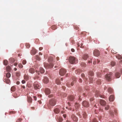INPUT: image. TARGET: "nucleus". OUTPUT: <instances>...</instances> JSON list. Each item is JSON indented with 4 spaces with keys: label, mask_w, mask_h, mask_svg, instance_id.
Here are the masks:
<instances>
[{
    "label": "nucleus",
    "mask_w": 122,
    "mask_h": 122,
    "mask_svg": "<svg viewBox=\"0 0 122 122\" xmlns=\"http://www.w3.org/2000/svg\"><path fill=\"white\" fill-rule=\"evenodd\" d=\"M69 61L71 64L76 63V58L73 56H70L69 58Z\"/></svg>",
    "instance_id": "2"
},
{
    "label": "nucleus",
    "mask_w": 122,
    "mask_h": 122,
    "mask_svg": "<svg viewBox=\"0 0 122 122\" xmlns=\"http://www.w3.org/2000/svg\"><path fill=\"white\" fill-rule=\"evenodd\" d=\"M22 63L23 64L25 65L26 63V61L25 60H23Z\"/></svg>",
    "instance_id": "46"
},
{
    "label": "nucleus",
    "mask_w": 122,
    "mask_h": 122,
    "mask_svg": "<svg viewBox=\"0 0 122 122\" xmlns=\"http://www.w3.org/2000/svg\"><path fill=\"white\" fill-rule=\"evenodd\" d=\"M27 101L28 103H31L32 102V98L29 96H27Z\"/></svg>",
    "instance_id": "12"
},
{
    "label": "nucleus",
    "mask_w": 122,
    "mask_h": 122,
    "mask_svg": "<svg viewBox=\"0 0 122 122\" xmlns=\"http://www.w3.org/2000/svg\"><path fill=\"white\" fill-rule=\"evenodd\" d=\"M71 51L72 52H74L75 51V50L73 48H72L71 49Z\"/></svg>",
    "instance_id": "50"
},
{
    "label": "nucleus",
    "mask_w": 122,
    "mask_h": 122,
    "mask_svg": "<svg viewBox=\"0 0 122 122\" xmlns=\"http://www.w3.org/2000/svg\"><path fill=\"white\" fill-rule=\"evenodd\" d=\"M14 59L13 58H11L10 59V62L11 63H13L14 62Z\"/></svg>",
    "instance_id": "33"
},
{
    "label": "nucleus",
    "mask_w": 122,
    "mask_h": 122,
    "mask_svg": "<svg viewBox=\"0 0 122 122\" xmlns=\"http://www.w3.org/2000/svg\"><path fill=\"white\" fill-rule=\"evenodd\" d=\"M22 120V119L21 118H19L17 120L16 122H20Z\"/></svg>",
    "instance_id": "41"
},
{
    "label": "nucleus",
    "mask_w": 122,
    "mask_h": 122,
    "mask_svg": "<svg viewBox=\"0 0 122 122\" xmlns=\"http://www.w3.org/2000/svg\"><path fill=\"white\" fill-rule=\"evenodd\" d=\"M88 57V56L87 54H84V55L82 58L84 60H86L87 58Z\"/></svg>",
    "instance_id": "25"
},
{
    "label": "nucleus",
    "mask_w": 122,
    "mask_h": 122,
    "mask_svg": "<svg viewBox=\"0 0 122 122\" xmlns=\"http://www.w3.org/2000/svg\"><path fill=\"white\" fill-rule=\"evenodd\" d=\"M72 80L73 81L71 83V86H72L73 85L74 83L76 82V79L75 77H73Z\"/></svg>",
    "instance_id": "17"
},
{
    "label": "nucleus",
    "mask_w": 122,
    "mask_h": 122,
    "mask_svg": "<svg viewBox=\"0 0 122 122\" xmlns=\"http://www.w3.org/2000/svg\"><path fill=\"white\" fill-rule=\"evenodd\" d=\"M88 75H89V78L90 82L91 83H92L93 81V73L92 71H90Z\"/></svg>",
    "instance_id": "3"
},
{
    "label": "nucleus",
    "mask_w": 122,
    "mask_h": 122,
    "mask_svg": "<svg viewBox=\"0 0 122 122\" xmlns=\"http://www.w3.org/2000/svg\"><path fill=\"white\" fill-rule=\"evenodd\" d=\"M45 92L46 95H49L51 93V91L50 89L48 88L46 89Z\"/></svg>",
    "instance_id": "11"
},
{
    "label": "nucleus",
    "mask_w": 122,
    "mask_h": 122,
    "mask_svg": "<svg viewBox=\"0 0 122 122\" xmlns=\"http://www.w3.org/2000/svg\"><path fill=\"white\" fill-rule=\"evenodd\" d=\"M4 81L7 84H9L10 83V80L8 79V78H4Z\"/></svg>",
    "instance_id": "18"
},
{
    "label": "nucleus",
    "mask_w": 122,
    "mask_h": 122,
    "mask_svg": "<svg viewBox=\"0 0 122 122\" xmlns=\"http://www.w3.org/2000/svg\"><path fill=\"white\" fill-rule=\"evenodd\" d=\"M25 81L24 80H23L22 81V84H24L25 83Z\"/></svg>",
    "instance_id": "51"
},
{
    "label": "nucleus",
    "mask_w": 122,
    "mask_h": 122,
    "mask_svg": "<svg viewBox=\"0 0 122 122\" xmlns=\"http://www.w3.org/2000/svg\"><path fill=\"white\" fill-rule=\"evenodd\" d=\"M36 52V50L35 49L32 48V49L31 51V53L32 55L35 54Z\"/></svg>",
    "instance_id": "13"
},
{
    "label": "nucleus",
    "mask_w": 122,
    "mask_h": 122,
    "mask_svg": "<svg viewBox=\"0 0 122 122\" xmlns=\"http://www.w3.org/2000/svg\"><path fill=\"white\" fill-rule=\"evenodd\" d=\"M82 105L85 107H87L89 106V104L88 102L86 101H84L82 102Z\"/></svg>",
    "instance_id": "9"
},
{
    "label": "nucleus",
    "mask_w": 122,
    "mask_h": 122,
    "mask_svg": "<svg viewBox=\"0 0 122 122\" xmlns=\"http://www.w3.org/2000/svg\"><path fill=\"white\" fill-rule=\"evenodd\" d=\"M15 90V86H12L11 88V90L12 92L14 91Z\"/></svg>",
    "instance_id": "35"
},
{
    "label": "nucleus",
    "mask_w": 122,
    "mask_h": 122,
    "mask_svg": "<svg viewBox=\"0 0 122 122\" xmlns=\"http://www.w3.org/2000/svg\"><path fill=\"white\" fill-rule=\"evenodd\" d=\"M36 58L37 60L39 61L40 60V58L39 57V56H36Z\"/></svg>",
    "instance_id": "48"
},
{
    "label": "nucleus",
    "mask_w": 122,
    "mask_h": 122,
    "mask_svg": "<svg viewBox=\"0 0 122 122\" xmlns=\"http://www.w3.org/2000/svg\"><path fill=\"white\" fill-rule=\"evenodd\" d=\"M99 95V92L98 91H97L96 92L95 96L96 97H98Z\"/></svg>",
    "instance_id": "36"
},
{
    "label": "nucleus",
    "mask_w": 122,
    "mask_h": 122,
    "mask_svg": "<svg viewBox=\"0 0 122 122\" xmlns=\"http://www.w3.org/2000/svg\"><path fill=\"white\" fill-rule=\"evenodd\" d=\"M93 122H97V121L96 119H94L93 120Z\"/></svg>",
    "instance_id": "56"
},
{
    "label": "nucleus",
    "mask_w": 122,
    "mask_h": 122,
    "mask_svg": "<svg viewBox=\"0 0 122 122\" xmlns=\"http://www.w3.org/2000/svg\"><path fill=\"white\" fill-rule=\"evenodd\" d=\"M44 66L45 67L46 69L51 68L53 67V66L52 63H50V65L46 63H45L44 64Z\"/></svg>",
    "instance_id": "5"
},
{
    "label": "nucleus",
    "mask_w": 122,
    "mask_h": 122,
    "mask_svg": "<svg viewBox=\"0 0 122 122\" xmlns=\"http://www.w3.org/2000/svg\"><path fill=\"white\" fill-rule=\"evenodd\" d=\"M56 83L58 85H59L60 84L61 82L60 81V80L59 79H57L56 81Z\"/></svg>",
    "instance_id": "30"
},
{
    "label": "nucleus",
    "mask_w": 122,
    "mask_h": 122,
    "mask_svg": "<svg viewBox=\"0 0 122 122\" xmlns=\"http://www.w3.org/2000/svg\"><path fill=\"white\" fill-rule=\"evenodd\" d=\"M93 100H94V99L93 98H91L90 99V100L91 101H93Z\"/></svg>",
    "instance_id": "60"
},
{
    "label": "nucleus",
    "mask_w": 122,
    "mask_h": 122,
    "mask_svg": "<svg viewBox=\"0 0 122 122\" xmlns=\"http://www.w3.org/2000/svg\"><path fill=\"white\" fill-rule=\"evenodd\" d=\"M66 71L65 69L62 68L60 70L59 73L60 75L63 76L66 73Z\"/></svg>",
    "instance_id": "8"
},
{
    "label": "nucleus",
    "mask_w": 122,
    "mask_h": 122,
    "mask_svg": "<svg viewBox=\"0 0 122 122\" xmlns=\"http://www.w3.org/2000/svg\"><path fill=\"white\" fill-rule=\"evenodd\" d=\"M25 46H26V47L27 48H29L30 47V44L29 43H26L25 44Z\"/></svg>",
    "instance_id": "38"
},
{
    "label": "nucleus",
    "mask_w": 122,
    "mask_h": 122,
    "mask_svg": "<svg viewBox=\"0 0 122 122\" xmlns=\"http://www.w3.org/2000/svg\"><path fill=\"white\" fill-rule=\"evenodd\" d=\"M52 96H53V95H49L48 97H49L50 98V97H52Z\"/></svg>",
    "instance_id": "62"
},
{
    "label": "nucleus",
    "mask_w": 122,
    "mask_h": 122,
    "mask_svg": "<svg viewBox=\"0 0 122 122\" xmlns=\"http://www.w3.org/2000/svg\"><path fill=\"white\" fill-rule=\"evenodd\" d=\"M33 86L35 89H39L41 87L40 84L37 82H35L34 83Z\"/></svg>",
    "instance_id": "4"
},
{
    "label": "nucleus",
    "mask_w": 122,
    "mask_h": 122,
    "mask_svg": "<svg viewBox=\"0 0 122 122\" xmlns=\"http://www.w3.org/2000/svg\"><path fill=\"white\" fill-rule=\"evenodd\" d=\"M53 60V58L52 57H50L48 58V61L49 62H50V63H53L52 62Z\"/></svg>",
    "instance_id": "27"
},
{
    "label": "nucleus",
    "mask_w": 122,
    "mask_h": 122,
    "mask_svg": "<svg viewBox=\"0 0 122 122\" xmlns=\"http://www.w3.org/2000/svg\"><path fill=\"white\" fill-rule=\"evenodd\" d=\"M63 116L64 118H65L66 117V115L65 114H63Z\"/></svg>",
    "instance_id": "59"
},
{
    "label": "nucleus",
    "mask_w": 122,
    "mask_h": 122,
    "mask_svg": "<svg viewBox=\"0 0 122 122\" xmlns=\"http://www.w3.org/2000/svg\"><path fill=\"white\" fill-rule=\"evenodd\" d=\"M6 76L7 78H9L10 77L11 74L10 73L8 72L6 74Z\"/></svg>",
    "instance_id": "29"
},
{
    "label": "nucleus",
    "mask_w": 122,
    "mask_h": 122,
    "mask_svg": "<svg viewBox=\"0 0 122 122\" xmlns=\"http://www.w3.org/2000/svg\"><path fill=\"white\" fill-rule=\"evenodd\" d=\"M74 28L75 29H76V30H78V29L79 28L78 27H76V26H75Z\"/></svg>",
    "instance_id": "58"
},
{
    "label": "nucleus",
    "mask_w": 122,
    "mask_h": 122,
    "mask_svg": "<svg viewBox=\"0 0 122 122\" xmlns=\"http://www.w3.org/2000/svg\"><path fill=\"white\" fill-rule=\"evenodd\" d=\"M115 76L116 78H119L121 76V75L120 73L117 72L115 74Z\"/></svg>",
    "instance_id": "21"
},
{
    "label": "nucleus",
    "mask_w": 122,
    "mask_h": 122,
    "mask_svg": "<svg viewBox=\"0 0 122 122\" xmlns=\"http://www.w3.org/2000/svg\"><path fill=\"white\" fill-rule=\"evenodd\" d=\"M93 54L94 56H98L100 55V53L98 50L96 49L94 51Z\"/></svg>",
    "instance_id": "7"
},
{
    "label": "nucleus",
    "mask_w": 122,
    "mask_h": 122,
    "mask_svg": "<svg viewBox=\"0 0 122 122\" xmlns=\"http://www.w3.org/2000/svg\"><path fill=\"white\" fill-rule=\"evenodd\" d=\"M83 116L84 118H86V114H83Z\"/></svg>",
    "instance_id": "61"
},
{
    "label": "nucleus",
    "mask_w": 122,
    "mask_h": 122,
    "mask_svg": "<svg viewBox=\"0 0 122 122\" xmlns=\"http://www.w3.org/2000/svg\"><path fill=\"white\" fill-rule=\"evenodd\" d=\"M44 69L41 67L40 68V72L41 73H43L44 72Z\"/></svg>",
    "instance_id": "26"
},
{
    "label": "nucleus",
    "mask_w": 122,
    "mask_h": 122,
    "mask_svg": "<svg viewBox=\"0 0 122 122\" xmlns=\"http://www.w3.org/2000/svg\"><path fill=\"white\" fill-rule=\"evenodd\" d=\"M43 49V47H40L39 48V50L40 51H41V50Z\"/></svg>",
    "instance_id": "55"
},
{
    "label": "nucleus",
    "mask_w": 122,
    "mask_h": 122,
    "mask_svg": "<svg viewBox=\"0 0 122 122\" xmlns=\"http://www.w3.org/2000/svg\"><path fill=\"white\" fill-rule=\"evenodd\" d=\"M92 59H90V61H88V63H92Z\"/></svg>",
    "instance_id": "54"
},
{
    "label": "nucleus",
    "mask_w": 122,
    "mask_h": 122,
    "mask_svg": "<svg viewBox=\"0 0 122 122\" xmlns=\"http://www.w3.org/2000/svg\"><path fill=\"white\" fill-rule=\"evenodd\" d=\"M56 26L55 25L52 26L51 27V29L53 30H55L56 29Z\"/></svg>",
    "instance_id": "40"
},
{
    "label": "nucleus",
    "mask_w": 122,
    "mask_h": 122,
    "mask_svg": "<svg viewBox=\"0 0 122 122\" xmlns=\"http://www.w3.org/2000/svg\"><path fill=\"white\" fill-rule=\"evenodd\" d=\"M68 99H69L71 101L74 100V97L73 96H70L69 97Z\"/></svg>",
    "instance_id": "24"
},
{
    "label": "nucleus",
    "mask_w": 122,
    "mask_h": 122,
    "mask_svg": "<svg viewBox=\"0 0 122 122\" xmlns=\"http://www.w3.org/2000/svg\"><path fill=\"white\" fill-rule=\"evenodd\" d=\"M67 86L68 87H70L71 86V85L70 84L68 83H67L66 84Z\"/></svg>",
    "instance_id": "44"
},
{
    "label": "nucleus",
    "mask_w": 122,
    "mask_h": 122,
    "mask_svg": "<svg viewBox=\"0 0 122 122\" xmlns=\"http://www.w3.org/2000/svg\"><path fill=\"white\" fill-rule=\"evenodd\" d=\"M101 83V81L100 80H98L97 81V84H100Z\"/></svg>",
    "instance_id": "43"
},
{
    "label": "nucleus",
    "mask_w": 122,
    "mask_h": 122,
    "mask_svg": "<svg viewBox=\"0 0 122 122\" xmlns=\"http://www.w3.org/2000/svg\"><path fill=\"white\" fill-rule=\"evenodd\" d=\"M60 111V110L59 109L57 108H55L54 110V112L57 114Z\"/></svg>",
    "instance_id": "23"
},
{
    "label": "nucleus",
    "mask_w": 122,
    "mask_h": 122,
    "mask_svg": "<svg viewBox=\"0 0 122 122\" xmlns=\"http://www.w3.org/2000/svg\"><path fill=\"white\" fill-rule=\"evenodd\" d=\"M49 80L48 78L47 77H45L43 80V81L45 83H47L48 82Z\"/></svg>",
    "instance_id": "19"
},
{
    "label": "nucleus",
    "mask_w": 122,
    "mask_h": 122,
    "mask_svg": "<svg viewBox=\"0 0 122 122\" xmlns=\"http://www.w3.org/2000/svg\"><path fill=\"white\" fill-rule=\"evenodd\" d=\"M29 78V76L25 74L24 75V79L26 80L27 81L28 80Z\"/></svg>",
    "instance_id": "22"
},
{
    "label": "nucleus",
    "mask_w": 122,
    "mask_h": 122,
    "mask_svg": "<svg viewBox=\"0 0 122 122\" xmlns=\"http://www.w3.org/2000/svg\"><path fill=\"white\" fill-rule=\"evenodd\" d=\"M81 76L83 78L85 77V75L83 73L82 74H81Z\"/></svg>",
    "instance_id": "49"
},
{
    "label": "nucleus",
    "mask_w": 122,
    "mask_h": 122,
    "mask_svg": "<svg viewBox=\"0 0 122 122\" xmlns=\"http://www.w3.org/2000/svg\"><path fill=\"white\" fill-rule=\"evenodd\" d=\"M114 99V96L113 95H111L109 97V100L110 102L113 101Z\"/></svg>",
    "instance_id": "15"
},
{
    "label": "nucleus",
    "mask_w": 122,
    "mask_h": 122,
    "mask_svg": "<svg viewBox=\"0 0 122 122\" xmlns=\"http://www.w3.org/2000/svg\"><path fill=\"white\" fill-rule=\"evenodd\" d=\"M109 106L108 105H107L105 107V109L106 110H107L109 109Z\"/></svg>",
    "instance_id": "45"
},
{
    "label": "nucleus",
    "mask_w": 122,
    "mask_h": 122,
    "mask_svg": "<svg viewBox=\"0 0 122 122\" xmlns=\"http://www.w3.org/2000/svg\"><path fill=\"white\" fill-rule=\"evenodd\" d=\"M19 67L20 68H22L23 67V66L21 64H19L18 65Z\"/></svg>",
    "instance_id": "42"
},
{
    "label": "nucleus",
    "mask_w": 122,
    "mask_h": 122,
    "mask_svg": "<svg viewBox=\"0 0 122 122\" xmlns=\"http://www.w3.org/2000/svg\"><path fill=\"white\" fill-rule=\"evenodd\" d=\"M108 92H109L110 93H111L112 92L113 90L111 88L109 87L108 88Z\"/></svg>",
    "instance_id": "34"
},
{
    "label": "nucleus",
    "mask_w": 122,
    "mask_h": 122,
    "mask_svg": "<svg viewBox=\"0 0 122 122\" xmlns=\"http://www.w3.org/2000/svg\"><path fill=\"white\" fill-rule=\"evenodd\" d=\"M71 118L73 120L75 121H76L78 120L77 118L75 115H73L71 116Z\"/></svg>",
    "instance_id": "14"
},
{
    "label": "nucleus",
    "mask_w": 122,
    "mask_h": 122,
    "mask_svg": "<svg viewBox=\"0 0 122 122\" xmlns=\"http://www.w3.org/2000/svg\"><path fill=\"white\" fill-rule=\"evenodd\" d=\"M112 72H110L109 74H107L105 76V78L106 80L108 81H110L111 80V77L112 76Z\"/></svg>",
    "instance_id": "6"
},
{
    "label": "nucleus",
    "mask_w": 122,
    "mask_h": 122,
    "mask_svg": "<svg viewBox=\"0 0 122 122\" xmlns=\"http://www.w3.org/2000/svg\"><path fill=\"white\" fill-rule=\"evenodd\" d=\"M111 52L113 54H116L117 53V52L116 51H114L113 50H112Z\"/></svg>",
    "instance_id": "47"
},
{
    "label": "nucleus",
    "mask_w": 122,
    "mask_h": 122,
    "mask_svg": "<svg viewBox=\"0 0 122 122\" xmlns=\"http://www.w3.org/2000/svg\"><path fill=\"white\" fill-rule=\"evenodd\" d=\"M82 81V80L81 78L79 79V82H81Z\"/></svg>",
    "instance_id": "57"
},
{
    "label": "nucleus",
    "mask_w": 122,
    "mask_h": 122,
    "mask_svg": "<svg viewBox=\"0 0 122 122\" xmlns=\"http://www.w3.org/2000/svg\"><path fill=\"white\" fill-rule=\"evenodd\" d=\"M33 98L35 100H36V97L35 96H33Z\"/></svg>",
    "instance_id": "53"
},
{
    "label": "nucleus",
    "mask_w": 122,
    "mask_h": 122,
    "mask_svg": "<svg viewBox=\"0 0 122 122\" xmlns=\"http://www.w3.org/2000/svg\"><path fill=\"white\" fill-rule=\"evenodd\" d=\"M56 103V100L55 99H52L50 100L49 103L48 104V106L49 108L51 107V106L55 105Z\"/></svg>",
    "instance_id": "1"
},
{
    "label": "nucleus",
    "mask_w": 122,
    "mask_h": 122,
    "mask_svg": "<svg viewBox=\"0 0 122 122\" xmlns=\"http://www.w3.org/2000/svg\"><path fill=\"white\" fill-rule=\"evenodd\" d=\"M79 106V104L76 103H75V107L73 108V111H77L78 109Z\"/></svg>",
    "instance_id": "10"
},
{
    "label": "nucleus",
    "mask_w": 122,
    "mask_h": 122,
    "mask_svg": "<svg viewBox=\"0 0 122 122\" xmlns=\"http://www.w3.org/2000/svg\"><path fill=\"white\" fill-rule=\"evenodd\" d=\"M6 70L7 71H10L11 68L10 66H8L6 67Z\"/></svg>",
    "instance_id": "32"
},
{
    "label": "nucleus",
    "mask_w": 122,
    "mask_h": 122,
    "mask_svg": "<svg viewBox=\"0 0 122 122\" xmlns=\"http://www.w3.org/2000/svg\"><path fill=\"white\" fill-rule=\"evenodd\" d=\"M97 63H99L100 62V61L99 60H98V59H97Z\"/></svg>",
    "instance_id": "64"
},
{
    "label": "nucleus",
    "mask_w": 122,
    "mask_h": 122,
    "mask_svg": "<svg viewBox=\"0 0 122 122\" xmlns=\"http://www.w3.org/2000/svg\"><path fill=\"white\" fill-rule=\"evenodd\" d=\"M110 64L112 66H113L115 65V63L114 62L112 61L111 62Z\"/></svg>",
    "instance_id": "39"
},
{
    "label": "nucleus",
    "mask_w": 122,
    "mask_h": 122,
    "mask_svg": "<svg viewBox=\"0 0 122 122\" xmlns=\"http://www.w3.org/2000/svg\"><path fill=\"white\" fill-rule=\"evenodd\" d=\"M3 63L5 65H7L8 63V62L6 60H4L3 61Z\"/></svg>",
    "instance_id": "31"
},
{
    "label": "nucleus",
    "mask_w": 122,
    "mask_h": 122,
    "mask_svg": "<svg viewBox=\"0 0 122 122\" xmlns=\"http://www.w3.org/2000/svg\"><path fill=\"white\" fill-rule=\"evenodd\" d=\"M100 102L102 106H104L106 104V102L103 100H100Z\"/></svg>",
    "instance_id": "16"
},
{
    "label": "nucleus",
    "mask_w": 122,
    "mask_h": 122,
    "mask_svg": "<svg viewBox=\"0 0 122 122\" xmlns=\"http://www.w3.org/2000/svg\"><path fill=\"white\" fill-rule=\"evenodd\" d=\"M96 60L95 59L93 62V63L94 65H95V64H96Z\"/></svg>",
    "instance_id": "52"
},
{
    "label": "nucleus",
    "mask_w": 122,
    "mask_h": 122,
    "mask_svg": "<svg viewBox=\"0 0 122 122\" xmlns=\"http://www.w3.org/2000/svg\"><path fill=\"white\" fill-rule=\"evenodd\" d=\"M81 65L83 67H85L86 66V64L84 62H81Z\"/></svg>",
    "instance_id": "37"
},
{
    "label": "nucleus",
    "mask_w": 122,
    "mask_h": 122,
    "mask_svg": "<svg viewBox=\"0 0 122 122\" xmlns=\"http://www.w3.org/2000/svg\"><path fill=\"white\" fill-rule=\"evenodd\" d=\"M116 57L118 59H122V56H121L120 55H117Z\"/></svg>",
    "instance_id": "28"
},
{
    "label": "nucleus",
    "mask_w": 122,
    "mask_h": 122,
    "mask_svg": "<svg viewBox=\"0 0 122 122\" xmlns=\"http://www.w3.org/2000/svg\"><path fill=\"white\" fill-rule=\"evenodd\" d=\"M56 59L57 61L58 60H59V58L58 57H56Z\"/></svg>",
    "instance_id": "63"
},
{
    "label": "nucleus",
    "mask_w": 122,
    "mask_h": 122,
    "mask_svg": "<svg viewBox=\"0 0 122 122\" xmlns=\"http://www.w3.org/2000/svg\"><path fill=\"white\" fill-rule=\"evenodd\" d=\"M29 71L30 73L33 74L34 73V69L32 68H30L29 69Z\"/></svg>",
    "instance_id": "20"
}]
</instances>
